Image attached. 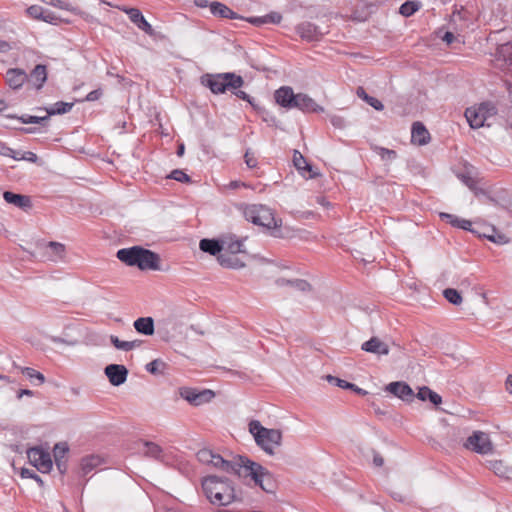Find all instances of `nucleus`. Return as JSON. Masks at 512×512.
<instances>
[{"instance_id": "47", "label": "nucleus", "mask_w": 512, "mask_h": 512, "mask_svg": "<svg viewBox=\"0 0 512 512\" xmlns=\"http://www.w3.org/2000/svg\"><path fill=\"white\" fill-rule=\"evenodd\" d=\"M20 474H21V477H23V478H30L32 480H35L40 488H44V486H45L44 481L34 470H31L28 468H22Z\"/></svg>"}, {"instance_id": "31", "label": "nucleus", "mask_w": 512, "mask_h": 512, "mask_svg": "<svg viewBox=\"0 0 512 512\" xmlns=\"http://www.w3.org/2000/svg\"><path fill=\"white\" fill-rule=\"evenodd\" d=\"M326 379L330 384L338 386L343 389L352 390L353 392H355L358 395L366 396L368 394V392L366 390L358 387L354 383L348 382V381L340 379L338 377L328 375L326 377Z\"/></svg>"}, {"instance_id": "54", "label": "nucleus", "mask_w": 512, "mask_h": 512, "mask_svg": "<svg viewBox=\"0 0 512 512\" xmlns=\"http://www.w3.org/2000/svg\"><path fill=\"white\" fill-rule=\"evenodd\" d=\"M43 7L40 5H31L26 9V14L35 20H38L39 16H42Z\"/></svg>"}, {"instance_id": "23", "label": "nucleus", "mask_w": 512, "mask_h": 512, "mask_svg": "<svg viewBox=\"0 0 512 512\" xmlns=\"http://www.w3.org/2000/svg\"><path fill=\"white\" fill-rule=\"evenodd\" d=\"M210 12L217 17L225 18V19H244L243 16H240L232 9H230L227 5L214 1L209 5Z\"/></svg>"}, {"instance_id": "11", "label": "nucleus", "mask_w": 512, "mask_h": 512, "mask_svg": "<svg viewBox=\"0 0 512 512\" xmlns=\"http://www.w3.org/2000/svg\"><path fill=\"white\" fill-rule=\"evenodd\" d=\"M40 257L44 261L57 262L65 256V245L56 241H50L47 244L39 246Z\"/></svg>"}, {"instance_id": "57", "label": "nucleus", "mask_w": 512, "mask_h": 512, "mask_svg": "<svg viewBox=\"0 0 512 512\" xmlns=\"http://www.w3.org/2000/svg\"><path fill=\"white\" fill-rule=\"evenodd\" d=\"M68 450L69 449L66 446V444H61V443L56 444L55 447H54L55 459H57V458H59V459L64 458V456L68 452Z\"/></svg>"}, {"instance_id": "17", "label": "nucleus", "mask_w": 512, "mask_h": 512, "mask_svg": "<svg viewBox=\"0 0 512 512\" xmlns=\"http://www.w3.org/2000/svg\"><path fill=\"white\" fill-rule=\"evenodd\" d=\"M297 94L293 92V89L289 86H282L277 89L274 93L275 102L286 109H292L296 100Z\"/></svg>"}, {"instance_id": "62", "label": "nucleus", "mask_w": 512, "mask_h": 512, "mask_svg": "<svg viewBox=\"0 0 512 512\" xmlns=\"http://www.w3.org/2000/svg\"><path fill=\"white\" fill-rule=\"evenodd\" d=\"M18 158V160H26L32 163H35L38 159L37 155L31 151L24 152L21 156L18 155Z\"/></svg>"}, {"instance_id": "25", "label": "nucleus", "mask_w": 512, "mask_h": 512, "mask_svg": "<svg viewBox=\"0 0 512 512\" xmlns=\"http://www.w3.org/2000/svg\"><path fill=\"white\" fill-rule=\"evenodd\" d=\"M199 248L205 253L218 257L224 248V242L219 239L204 238L200 240Z\"/></svg>"}, {"instance_id": "28", "label": "nucleus", "mask_w": 512, "mask_h": 512, "mask_svg": "<svg viewBox=\"0 0 512 512\" xmlns=\"http://www.w3.org/2000/svg\"><path fill=\"white\" fill-rule=\"evenodd\" d=\"M441 220L449 223L452 227L460 228L466 231L473 232L471 226L472 223L469 220L459 218L458 216L450 213L441 212L439 214Z\"/></svg>"}, {"instance_id": "4", "label": "nucleus", "mask_w": 512, "mask_h": 512, "mask_svg": "<svg viewBox=\"0 0 512 512\" xmlns=\"http://www.w3.org/2000/svg\"><path fill=\"white\" fill-rule=\"evenodd\" d=\"M201 83L210 89L213 94H223L227 90L238 89L244 85V79L233 72L206 74L202 76Z\"/></svg>"}, {"instance_id": "6", "label": "nucleus", "mask_w": 512, "mask_h": 512, "mask_svg": "<svg viewBox=\"0 0 512 512\" xmlns=\"http://www.w3.org/2000/svg\"><path fill=\"white\" fill-rule=\"evenodd\" d=\"M179 396L192 406H200L212 401L215 397L214 391L210 389L199 390L193 387L183 386L178 389Z\"/></svg>"}, {"instance_id": "37", "label": "nucleus", "mask_w": 512, "mask_h": 512, "mask_svg": "<svg viewBox=\"0 0 512 512\" xmlns=\"http://www.w3.org/2000/svg\"><path fill=\"white\" fill-rule=\"evenodd\" d=\"M356 94L359 98H361L375 110L382 111L384 109L382 102L377 98L368 95L363 87L359 86L356 90Z\"/></svg>"}, {"instance_id": "46", "label": "nucleus", "mask_w": 512, "mask_h": 512, "mask_svg": "<svg viewBox=\"0 0 512 512\" xmlns=\"http://www.w3.org/2000/svg\"><path fill=\"white\" fill-rule=\"evenodd\" d=\"M38 20L57 25L60 18L54 12L43 7L42 16H39Z\"/></svg>"}, {"instance_id": "29", "label": "nucleus", "mask_w": 512, "mask_h": 512, "mask_svg": "<svg viewBox=\"0 0 512 512\" xmlns=\"http://www.w3.org/2000/svg\"><path fill=\"white\" fill-rule=\"evenodd\" d=\"M133 326L142 335L151 336L155 332L154 319L152 317H140L134 321Z\"/></svg>"}, {"instance_id": "14", "label": "nucleus", "mask_w": 512, "mask_h": 512, "mask_svg": "<svg viewBox=\"0 0 512 512\" xmlns=\"http://www.w3.org/2000/svg\"><path fill=\"white\" fill-rule=\"evenodd\" d=\"M104 373L113 386H120L127 380L128 369L121 364H109L105 367Z\"/></svg>"}, {"instance_id": "33", "label": "nucleus", "mask_w": 512, "mask_h": 512, "mask_svg": "<svg viewBox=\"0 0 512 512\" xmlns=\"http://www.w3.org/2000/svg\"><path fill=\"white\" fill-rule=\"evenodd\" d=\"M8 118L17 119L23 124H40L42 126H47L50 120V115L46 113L45 116H34V115H7Z\"/></svg>"}, {"instance_id": "19", "label": "nucleus", "mask_w": 512, "mask_h": 512, "mask_svg": "<svg viewBox=\"0 0 512 512\" xmlns=\"http://www.w3.org/2000/svg\"><path fill=\"white\" fill-rule=\"evenodd\" d=\"M3 198L7 203L12 204L24 211L30 210L33 206L31 198L27 195L5 191L3 193Z\"/></svg>"}, {"instance_id": "22", "label": "nucleus", "mask_w": 512, "mask_h": 512, "mask_svg": "<svg viewBox=\"0 0 512 512\" xmlns=\"http://www.w3.org/2000/svg\"><path fill=\"white\" fill-rule=\"evenodd\" d=\"M361 349L365 352L377 354V355H388L389 346L381 341L378 337H371L368 341L361 345Z\"/></svg>"}, {"instance_id": "27", "label": "nucleus", "mask_w": 512, "mask_h": 512, "mask_svg": "<svg viewBox=\"0 0 512 512\" xmlns=\"http://www.w3.org/2000/svg\"><path fill=\"white\" fill-rule=\"evenodd\" d=\"M47 80V68L43 64H37L28 75V81H31L36 89H41Z\"/></svg>"}, {"instance_id": "8", "label": "nucleus", "mask_w": 512, "mask_h": 512, "mask_svg": "<svg viewBox=\"0 0 512 512\" xmlns=\"http://www.w3.org/2000/svg\"><path fill=\"white\" fill-rule=\"evenodd\" d=\"M464 447L478 454H488L492 452L493 445L488 434L482 431H474L464 443Z\"/></svg>"}, {"instance_id": "20", "label": "nucleus", "mask_w": 512, "mask_h": 512, "mask_svg": "<svg viewBox=\"0 0 512 512\" xmlns=\"http://www.w3.org/2000/svg\"><path fill=\"white\" fill-rule=\"evenodd\" d=\"M487 109L484 106L479 107L478 110L467 108L465 117L471 128L477 129L484 126L486 120Z\"/></svg>"}, {"instance_id": "35", "label": "nucleus", "mask_w": 512, "mask_h": 512, "mask_svg": "<svg viewBox=\"0 0 512 512\" xmlns=\"http://www.w3.org/2000/svg\"><path fill=\"white\" fill-rule=\"evenodd\" d=\"M276 283L279 286L289 285V286L293 287L294 289L301 291V292H308V291H311V289H312L311 284L304 279L289 280V279H285V278H279L276 281Z\"/></svg>"}, {"instance_id": "41", "label": "nucleus", "mask_w": 512, "mask_h": 512, "mask_svg": "<svg viewBox=\"0 0 512 512\" xmlns=\"http://www.w3.org/2000/svg\"><path fill=\"white\" fill-rule=\"evenodd\" d=\"M461 180L471 191L474 192L475 196L486 195L485 190L482 188H479L477 186V181L474 178H472L470 175L462 174Z\"/></svg>"}, {"instance_id": "18", "label": "nucleus", "mask_w": 512, "mask_h": 512, "mask_svg": "<svg viewBox=\"0 0 512 512\" xmlns=\"http://www.w3.org/2000/svg\"><path fill=\"white\" fill-rule=\"evenodd\" d=\"M5 80L11 89L18 90L28 81V74L23 69L10 68L6 72Z\"/></svg>"}, {"instance_id": "1", "label": "nucleus", "mask_w": 512, "mask_h": 512, "mask_svg": "<svg viewBox=\"0 0 512 512\" xmlns=\"http://www.w3.org/2000/svg\"><path fill=\"white\" fill-rule=\"evenodd\" d=\"M201 485L205 496L213 505L227 506L243 500L227 477L208 475L202 479Z\"/></svg>"}, {"instance_id": "56", "label": "nucleus", "mask_w": 512, "mask_h": 512, "mask_svg": "<svg viewBox=\"0 0 512 512\" xmlns=\"http://www.w3.org/2000/svg\"><path fill=\"white\" fill-rule=\"evenodd\" d=\"M243 20L257 27L267 24L266 15L260 17H244Z\"/></svg>"}, {"instance_id": "34", "label": "nucleus", "mask_w": 512, "mask_h": 512, "mask_svg": "<svg viewBox=\"0 0 512 512\" xmlns=\"http://www.w3.org/2000/svg\"><path fill=\"white\" fill-rule=\"evenodd\" d=\"M218 263L224 268L230 269H240L245 266V263L242 262L238 257L233 254H220L217 257Z\"/></svg>"}, {"instance_id": "44", "label": "nucleus", "mask_w": 512, "mask_h": 512, "mask_svg": "<svg viewBox=\"0 0 512 512\" xmlns=\"http://www.w3.org/2000/svg\"><path fill=\"white\" fill-rule=\"evenodd\" d=\"M374 151L381 157L383 161H393L397 158V152L392 149L375 146Z\"/></svg>"}, {"instance_id": "52", "label": "nucleus", "mask_w": 512, "mask_h": 512, "mask_svg": "<svg viewBox=\"0 0 512 512\" xmlns=\"http://www.w3.org/2000/svg\"><path fill=\"white\" fill-rule=\"evenodd\" d=\"M0 155L11 157L14 160H18V152L8 147L4 142L0 141Z\"/></svg>"}, {"instance_id": "58", "label": "nucleus", "mask_w": 512, "mask_h": 512, "mask_svg": "<svg viewBox=\"0 0 512 512\" xmlns=\"http://www.w3.org/2000/svg\"><path fill=\"white\" fill-rule=\"evenodd\" d=\"M330 123L337 129H343L345 127V120L339 115H331L329 117Z\"/></svg>"}, {"instance_id": "55", "label": "nucleus", "mask_w": 512, "mask_h": 512, "mask_svg": "<svg viewBox=\"0 0 512 512\" xmlns=\"http://www.w3.org/2000/svg\"><path fill=\"white\" fill-rule=\"evenodd\" d=\"M244 161L249 168H255L257 166V159L250 148H248L244 154Z\"/></svg>"}, {"instance_id": "3", "label": "nucleus", "mask_w": 512, "mask_h": 512, "mask_svg": "<svg viewBox=\"0 0 512 512\" xmlns=\"http://www.w3.org/2000/svg\"><path fill=\"white\" fill-rule=\"evenodd\" d=\"M245 466L241 473V478L250 477L256 486H259L266 493H274L277 488V482L273 474L261 464L247 458Z\"/></svg>"}, {"instance_id": "9", "label": "nucleus", "mask_w": 512, "mask_h": 512, "mask_svg": "<svg viewBox=\"0 0 512 512\" xmlns=\"http://www.w3.org/2000/svg\"><path fill=\"white\" fill-rule=\"evenodd\" d=\"M29 462L41 473H48L52 469L50 454L41 447H32L27 450Z\"/></svg>"}, {"instance_id": "12", "label": "nucleus", "mask_w": 512, "mask_h": 512, "mask_svg": "<svg viewBox=\"0 0 512 512\" xmlns=\"http://www.w3.org/2000/svg\"><path fill=\"white\" fill-rule=\"evenodd\" d=\"M118 9L127 14L130 21L135 24L138 29L142 30L149 36H154L155 31L151 24L145 19L142 12L138 8H129L126 6H118Z\"/></svg>"}, {"instance_id": "40", "label": "nucleus", "mask_w": 512, "mask_h": 512, "mask_svg": "<svg viewBox=\"0 0 512 512\" xmlns=\"http://www.w3.org/2000/svg\"><path fill=\"white\" fill-rule=\"evenodd\" d=\"M146 371L153 375L164 374L165 369L167 368V364L161 359H155L145 366Z\"/></svg>"}, {"instance_id": "61", "label": "nucleus", "mask_w": 512, "mask_h": 512, "mask_svg": "<svg viewBox=\"0 0 512 512\" xmlns=\"http://www.w3.org/2000/svg\"><path fill=\"white\" fill-rule=\"evenodd\" d=\"M51 5L62 10H71V4L64 0H52Z\"/></svg>"}, {"instance_id": "38", "label": "nucleus", "mask_w": 512, "mask_h": 512, "mask_svg": "<svg viewBox=\"0 0 512 512\" xmlns=\"http://www.w3.org/2000/svg\"><path fill=\"white\" fill-rule=\"evenodd\" d=\"M421 8L418 0H407L399 8V13L404 17H410Z\"/></svg>"}, {"instance_id": "53", "label": "nucleus", "mask_w": 512, "mask_h": 512, "mask_svg": "<svg viewBox=\"0 0 512 512\" xmlns=\"http://www.w3.org/2000/svg\"><path fill=\"white\" fill-rule=\"evenodd\" d=\"M242 246H243L242 241L234 240V241L227 243L226 249L229 254L236 255L237 253L243 252Z\"/></svg>"}, {"instance_id": "15", "label": "nucleus", "mask_w": 512, "mask_h": 512, "mask_svg": "<svg viewBox=\"0 0 512 512\" xmlns=\"http://www.w3.org/2000/svg\"><path fill=\"white\" fill-rule=\"evenodd\" d=\"M295 30L302 39L307 41H317L323 35L317 25L308 21L298 24Z\"/></svg>"}, {"instance_id": "2", "label": "nucleus", "mask_w": 512, "mask_h": 512, "mask_svg": "<svg viewBox=\"0 0 512 512\" xmlns=\"http://www.w3.org/2000/svg\"><path fill=\"white\" fill-rule=\"evenodd\" d=\"M116 257L125 265L137 267L139 270H161L160 255L142 246H132L119 249Z\"/></svg>"}, {"instance_id": "24", "label": "nucleus", "mask_w": 512, "mask_h": 512, "mask_svg": "<svg viewBox=\"0 0 512 512\" xmlns=\"http://www.w3.org/2000/svg\"><path fill=\"white\" fill-rule=\"evenodd\" d=\"M267 233L274 238L280 239H291L296 236V230L290 226L283 225L280 218L276 220V225H273Z\"/></svg>"}, {"instance_id": "60", "label": "nucleus", "mask_w": 512, "mask_h": 512, "mask_svg": "<svg viewBox=\"0 0 512 512\" xmlns=\"http://www.w3.org/2000/svg\"><path fill=\"white\" fill-rule=\"evenodd\" d=\"M103 95V90L101 88L95 89L87 94L85 97L86 101L92 102L98 100Z\"/></svg>"}, {"instance_id": "49", "label": "nucleus", "mask_w": 512, "mask_h": 512, "mask_svg": "<svg viewBox=\"0 0 512 512\" xmlns=\"http://www.w3.org/2000/svg\"><path fill=\"white\" fill-rule=\"evenodd\" d=\"M168 177L181 183L191 182L190 176L180 169L173 170Z\"/></svg>"}, {"instance_id": "21", "label": "nucleus", "mask_w": 512, "mask_h": 512, "mask_svg": "<svg viewBox=\"0 0 512 512\" xmlns=\"http://www.w3.org/2000/svg\"><path fill=\"white\" fill-rule=\"evenodd\" d=\"M293 108H297L306 113L323 111V108L320 105H318L311 97L303 93L297 94Z\"/></svg>"}, {"instance_id": "16", "label": "nucleus", "mask_w": 512, "mask_h": 512, "mask_svg": "<svg viewBox=\"0 0 512 512\" xmlns=\"http://www.w3.org/2000/svg\"><path fill=\"white\" fill-rule=\"evenodd\" d=\"M293 164L299 173L305 178L313 179L319 175L318 172L313 170L312 165L307 162L306 158L298 150H294Z\"/></svg>"}, {"instance_id": "59", "label": "nucleus", "mask_w": 512, "mask_h": 512, "mask_svg": "<svg viewBox=\"0 0 512 512\" xmlns=\"http://www.w3.org/2000/svg\"><path fill=\"white\" fill-rule=\"evenodd\" d=\"M267 24H279L282 20V15L278 12H270L266 15Z\"/></svg>"}, {"instance_id": "64", "label": "nucleus", "mask_w": 512, "mask_h": 512, "mask_svg": "<svg viewBox=\"0 0 512 512\" xmlns=\"http://www.w3.org/2000/svg\"><path fill=\"white\" fill-rule=\"evenodd\" d=\"M373 464L375 467H382L384 464V458L376 450H372Z\"/></svg>"}, {"instance_id": "10", "label": "nucleus", "mask_w": 512, "mask_h": 512, "mask_svg": "<svg viewBox=\"0 0 512 512\" xmlns=\"http://www.w3.org/2000/svg\"><path fill=\"white\" fill-rule=\"evenodd\" d=\"M282 443V432L278 429H267L256 437V444L267 454L273 455L274 448Z\"/></svg>"}, {"instance_id": "5", "label": "nucleus", "mask_w": 512, "mask_h": 512, "mask_svg": "<svg viewBox=\"0 0 512 512\" xmlns=\"http://www.w3.org/2000/svg\"><path fill=\"white\" fill-rule=\"evenodd\" d=\"M244 216L247 221L262 226L267 232L273 225H276V220L278 219L275 217L271 208L262 204L247 206L244 210Z\"/></svg>"}, {"instance_id": "50", "label": "nucleus", "mask_w": 512, "mask_h": 512, "mask_svg": "<svg viewBox=\"0 0 512 512\" xmlns=\"http://www.w3.org/2000/svg\"><path fill=\"white\" fill-rule=\"evenodd\" d=\"M267 429L268 428L262 426L261 423L257 420H252L249 423V431L254 436L255 440L258 435L263 434V431Z\"/></svg>"}, {"instance_id": "36", "label": "nucleus", "mask_w": 512, "mask_h": 512, "mask_svg": "<svg viewBox=\"0 0 512 512\" xmlns=\"http://www.w3.org/2000/svg\"><path fill=\"white\" fill-rule=\"evenodd\" d=\"M102 462V459L97 455H89L81 460V472L85 476L90 473L94 468L98 467Z\"/></svg>"}, {"instance_id": "7", "label": "nucleus", "mask_w": 512, "mask_h": 512, "mask_svg": "<svg viewBox=\"0 0 512 512\" xmlns=\"http://www.w3.org/2000/svg\"><path fill=\"white\" fill-rule=\"evenodd\" d=\"M247 458L248 457L246 456L238 455L234 457L232 461H228L225 460L220 454L214 453L213 462H211L210 465L223 472L236 474L241 478V473L243 472V468L246 463L245 460H247Z\"/></svg>"}, {"instance_id": "30", "label": "nucleus", "mask_w": 512, "mask_h": 512, "mask_svg": "<svg viewBox=\"0 0 512 512\" xmlns=\"http://www.w3.org/2000/svg\"><path fill=\"white\" fill-rule=\"evenodd\" d=\"M415 398L423 402L429 401L435 407H438L442 403V397L427 386L420 387L415 394Z\"/></svg>"}, {"instance_id": "48", "label": "nucleus", "mask_w": 512, "mask_h": 512, "mask_svg": "<svg viewBox=\"0 0 512 512\" xmlns=\"http://www.w3.org/2000/svg\"><path fill=\"white\" fill-rule=\"evenodd\" d=\"M214 452L210 449L203 448L197 452V459L203 463L210 465L213 462Z\"/></svg>"}, {"instance_id": "42", "label": "nucleus", "mask_w": 512, "mask_h": 512, "mask_svg": "<svg viewBox=\"0 0 512 512\" xmlns=\"http://www.w3.org/2000/svg\"><path fill=\"white\" fill-rule=\"evenodd\" d=\"M444 298L453 305H460L462 303V296L457 289L454 288H446L443 291Z\"/></svg>"}, {"instance_id": "51", "label": "nucleus", "mask_w": 512, "mask_h": 512, "mask_svg": "<svg viewBox=\"0 0 512 512\" xmlns=\"http://www.w3.org/2000/svg\"><path fill=\"white\" fill-rule=\"evenodd\" d=\"M110 342L116 349L123 351H129V347L131 346L129 345V341L120 340L117 336L114 335L110 336Z\"/></svg>"}, {"instance_id": "63", "label": "nucleus", "mask_w": 512, "mask_h": 512, "mask_svg": "<svg viewBox=\"0 0 512 512\" xmlns=\"http://www.w3.org/2000/svg\"><path fill=\"white\" fill-rule=\"evenodd\" d=\"M487 238L491 242H494L497 244H504V243L508 242V239L504 234L491 235V236H487Z\"/></svg>"}, {"instance_id": "45", "label": "nucleus", "mask_w": 512, "mask_h": 512, "mask_svg": "<svg viewBox=\"0 0 512 512\" xmlns=\"http://www.w3.org/2000/svg\"><path fill=\"white\" fill-rule=\"evenodd\" d=\"M232 93L239 99L248 102L255 111H260L262 108L255 103L254 98L247 94L245 91L238 89H231Z\"/></svg>"}, {"instance_id": "39", "label": "nucleus", "mask_w": 512, "mask_h": 512, "mask_svg": "<svg viewBox=\"0 0 512 512\" xmlns=\"http://www.w3.org/2000/svg\"><path fill=\"white\" fill-rule=\"evenodd\" d=\"M23 375H25L32 383H35L36 385H41L45 382V376L30 367H25L22 369Z\"/></svg>"}, {"instance_id": "43", "label": "nucleus", "mask_w": 512, "mask_h": 512, "mask_svg": "<svg viewBox=\"0 0 512 512\" xmlns=\"http://www.w3.org/2000/svg\"><path fill=\"white\" fill-rule=\"evenodd\" d=\"M144 446H145L144 454L146 456L158 459L162 455V452H163L162 448L158 444H156L154 442L146 441V442H144Z\"/></svg>"}, {"instance_id": "26", "label": "nucleus", "mask_w": 512, "mask_h": 512, "mask_svg": "<svg viewBox=\"0 0 512 512\" xmlns=\"http://www.w3.org/2000/svg\"><path fill=\"white\" fill-rule=\"evenodd\" d=\"M412 140L419 145H426L430 140V133L422 122H414L411 129Z\"/></svg>"}, {"instance_id": "32", "label": "nucleus", "mask_w": 512, "mask_h": 512, "mask_svg": "<svg viewBox=\"0 0 512 512\" xmlns=\"http://www.w3.org/2000/svg\"><path fill=\"white\" fill-rule=\"evenodd\" d=\"M73 105L74 103L72 102L58 101L50 107H37L36 110H43L46 113H48L51 117L53 115H62L68 113L72 109Z\"/></svg>"}, {"instance_id": "13", "label": "nucleus", "mask_w": 512, "mask_h": 512, "mask_svg": "<svg viewBox=\"0 0 512 512\" xmlns=\"http://www.w3.org/2000/svg\"><path fill=\"white\" fill-rule=\"evenodd\" d=\"M385 390L407 403H411L415 399L414 391L404 381L391 382L385 387Z\"/></svg>"}]
</instances>
